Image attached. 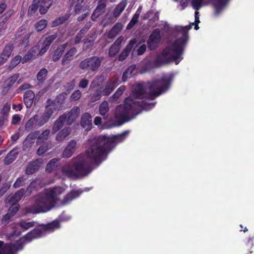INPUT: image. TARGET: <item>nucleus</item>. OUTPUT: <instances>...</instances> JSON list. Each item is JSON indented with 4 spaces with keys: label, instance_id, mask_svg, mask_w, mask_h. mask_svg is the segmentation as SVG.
I'll return each instance as SVG.
<instances>
[{
    "label": "nucleus",
    "instance_id": "603ef678",
    "mask_svg": "<svg viewBox=\"0 0 254 254\" xmlns=\"http://www.w3.org/2000/svg\"><path fill=\"white\" fill-rule=\"evenodd\" d=\"M25 180L23 177L18 178L13 185V187L15 189L18 188L23 185L24 181Z\"/></svg>",
    "mask_w": 254,
    "mask_h": 254
},
{
    "label": "nucleus",
    "instance_id": "5fc2aeb1",
    "mask_svg": "<svg viewBox=\"0 0 254 254\" xmlns=\"http://www.w3.org/2000/svg\"><path fill=\"white\" fill-rule=\"evenodd\" d=\"M11 206L8 209V212L11 214V215H14L16 212L18 211L19 209L18 205L17 204H11Z\"/></svg>",
    "mask_w": 254,
    "mask_h": 254
},
{
    "label": "nucleus",
    "instance_id": "f704fd0d",
    "mask_svg": "<svg viewBox=\"0 0 254 254\" xmlns=\"http://www.w3.org/2000/svg\"><path fill=\"white\" fill-rule=\"evenodd\" d=\"M48 24L47 20L42 19L37 22L35 24V29L38 32H40L45 28Z\"/></svg>",
    "mask_w": 254,
    "mask_h": 254
},
{
    "label": "nucleus",
    "instance_id": "49530a36",
    "mask_svg": "<svg viewBox=\"0 0 254 254\" xmlns=\"http://www.w3.org/2000/svg\"><path fill=\"white\" fill-rule=\"evenodd\" d=\"M81 97V92L79 90H76L72 93L70 96V99L72 101H77Z\"/></svg>",
    "mask_w": 254,
    "mask_h": 254
},
{
    "label": "nucleus",
    "instance_id": "a18cd8bd",
    "mask_svg": "<svg viewBox=\"0 0 254 254\" xmlns=\"http://www.w3.org/2000/svg\"><path fill=\"white\" fill-rule=\"evenodd\" d=\"M34 59L35 58V57H34L31 52H30L29 51L28 53L27 54H26L22 59V63L24 64Z\"/></svg>",
    "mask_w": 254,
    "mask_h": 254
},
{
    "label": "nucleus",
    "instance_id": "338daca9",
    "mask_svg": "<svg viewBox=\"0 0 254 254\" xmlns=\"http://www.w3.org/2000/svg\"><path fill=\"white\" fill-rule=\"evenodd\" d=\"M34 134L33 133H30L29 134L27 137L25 138L24 143L26 144L27 143L28 141L30 139H33L34 138Z\"/></svg>",
    "mask_w": 254,
    "mask_h": 254
},
{
    "label": "nucleus",
    "instance_id": "de8ad7c7",
    "mask_svg": "<svg viewBox=\"0 0 254 254\" xmlns=\"http://www.w3.org/2000/svg\"><path fill=\"white\" fill-rule=\"evenodd\" d=\"M89 83V81L87 79L82 78L79 81L78 87L80 88H85L88 86Z\"/></svg>",
    "mask_w": 254,
    "mask_h": 254
},
{
    "label": "nucleus",
    "instance_id": "39448f33",
    "mask_svg": "<svg viewBox=\"0 0 254 254\" xmlns=\"http://www.w3.org/2000/svg\"><path fill=\"white\" fill-rule=\"evenodd\" d=\"M198 23L194 22L186 26H175V29L178 32V38L173 42H170L162 53L156 57L154 62H148L144 67V71H148L154 66H159L172 62L176 64H178L183 59L185 47L189 39L188 32L193 25L194 29L198 30Z\"/></svg>",
    "mask_w": 254,
    "mask_h": 254
},
{
    "label": "nucleus",
    "instance_id": "423d86ee",
    "mask_svg": "<svg viewBox=\"0 0 254 254\" xmlns=\"http://www.w3.org/2000/svg\"><path fill=\"white\" fill-rule=\"evenodd\" d=\"M47 105L43 113L35 115L29 119L25 125V130L29 131L36 127H41L47 123L54 111L58 108L57 105L52 100L49 99Z\"/></svg>",
    "mask_w": 254,
    "mask_h": 254
},
{
    "label": "nucleus",
    "instance_id": "6ab92c4d",
    "mask_svg": "<svg viewBox=\"0 0 254 254\" xmlns=\"http://www.w3.org/2000/svg\"><path fill=\"white\" fill-rule=\"evenodd\" d=\"M11 105L9 103H5L0 112V126H2L7 120L10 110Z\"/></svg>",
    "mask_w": 254,
    "mask_h": 254
},
{
    "label": "nucleus",
    "instance_id": "9b49d317",
    "mask_svg": "<svg viewBox=\"0 0 254 254\" xmlns=\"http://www.w3.org/2000/svg\"><path fill=\"white\" fill-rule=\"evenodd\" d=\"M120 83V81L118 78L113 77L107 82L105 88L102 92L103 95L105 96L109 95Z\"/></svg>",
    "mask_w": 254,
    "mask_h": 254
},
{
    "label": "nucleus",
    "instance_id": "8fccbe9b",
    "mask_svg": "<svg viewBox=\"0 0 254 254\" xmlns=\"http://www.w3.org/2000/svg\"><path fill=\"white\" fill-rule=\"evenodd\" d=\"M29 35H28V34H26L23 37V39L22 40V41L21 43L20 44V47H21V48H25L29 45Z\"/></svg>",
    "mask_w": 254,
    "mask_h": 254
},
{
    "label": "nucleus",
    "instance_id": "dca6fc26",
    "mask_svg": "<svg viewBox=\"0 0 254 254\" xmlns=\"http://www.w3.org/2000/svg\"><path fill=\"white\" fill-rule=\"evenodd\" d=\"M81 126L85 129L89 130L92 126V117L88 113H85L82 115L80 122Z\"/></svg>",
    "mask_w": 254,
    "mask_h": 254
},
{
    "label": "nucleus",
    "instance_id": "0e129e2a",
    "mask_svg": "<svg viewBox=\"0 0 254 254\" xmlns=\"http://www.w3.org/2000/svg\"><path fill=\"white\" fill-rule=\"evenodd\" d=\"M74 86H75V81L74 80H73L71 82L68 83L67 84L66 88L68 90H71L73 89Z\"/></svg>",
    "mask_w": 254,
    "mask_h": 254
},
{
    "label": "nucleus",
    "instance_id": "412c9836",
    "mask_svg": "<svg viewBox=\"0 0 254 254\" xmlns=\"http://www.w3.org/2000/svg\"><path fill=\"white\" fill-rule=\"evenodd\" d=\"M24 102L27 108H29L31 107L33 99L35 98V94L31 90H28L25 92L24 94Z\"/></svg>",
    "mask_w": 254,
    "mask_h": 254
},
{
    "label": "nucleus",
    "instance_id": "7c9ffc66",
    "mask_svg": "<svg viewBox=\"0 0 254 254\" xmlns=\"http://www.w3.org/2000/svg\"><path fill=\"white\" fill-rule=\"evenodd\" d=\"M76 53V49L75 48H71L65 55L63 60L62 63L65 64L66 61H69L72 59V57Z\"/></svg>",
    "mask_w": 254,
    "mask_h": 254
},
{
    "label": "nucleus",
    "instance_id": "5701e85b",
    "mask_svg": "<svg viewBox=\"0 0 254 254\" xmlns=\"http://www.w3.org/2000/svg\"><path fill=\"white\" fill-rule=\"evenodd\" d=\"M66 117L65 115H62L55 122L52 128L53 133L57 132L63 126L64 123L66 121Z\"/></svg>",
    "mask_w": 254,
    "mask_h": 254
},
{
    "label": "nucleus",
    "instance_id": "0eeeda50",
    "mask_svg": "<svg viewBox=\"0 0 254 254\" xmlns=\"http://www.w3.org/2000/svg\"><path fill=\"white\" fill-rule=\"evenodd\" d=\"M228 0H192L191 5L196 10H199L202 7L212 4L215 12L219 14L226 7Z\"/></svg>",
    "mask_w": 254,
    "mask_h": 254
},
{
    "label": "nucleus",
    "instance_id": "cd10ccee",
    "mask_svg": "<svg viewBox=\"0 0 254 254\" xmlns=\"http://www.w3.org/2000/svg\"><path fill=\"white\" fill-rule=\"evenodd\" d=\"M127 4V0H122L114 10V16L118 17L123 11Z\"/></svg>",
    "mask_w": 254,
    "mask_h": 254
},
{
    "label": "nucleus",
    "instance_id": "c03bdc74",
    "mask_svg": "<svg viewBox=\"0 0 254 254\" xmlns=\"http://www.w3.org/2000/svg\"><path fill=\"white\" fill-rule=\"evenodd\" d=\"M39 8V6L37 5V3H35L34 0L33 1V4L30 5L29 7L28 13L29 15L33 14L37 9Z\"/></svg>",
    "mask_w": 254,
    "mask_h": 254
},
{
    "label": "nucleus",
    "instance_id": "c9c22d12",
    "mask_svg": "<svg viewBox=\"0 0 254 254\" xmlns=\"http://www.w3.org/2000/svg\"><path fill=\"white\" fill-rule=\"evenodd\" d=\"M52 148L50 144H43L38 149L37 153L38 155H43L46 151Z\"/></svg>",
    "mask_w": 254,
    "mask_h": 254
},
{
    "label": "nucleus",
    "instance_id": "f03ea898",
    "mask_svg": "<svg viewBox=\"0 0 254 254\" xmlns=\"http://www.w3.org/2000/svg\"><path fill=\"white\" fill-rule=\"evenodd\" d=\"M173 79V74L168 73L163 75L159 80L133 86L132 95L126 99L124 105L117 107V117L127 122L134 118L142 110L152 109L155 103L148 100H152L165 92L169 88Z\"/></svg>",
    "mask_w": 254,
    "mask_h": 254
},
{
    "label": "nucleus",
    "instance_id": "a878e982",
    "mask_svg": "<svg viewBox=\"0 0 254 254\" xmlns=\"http://www.w3.org/2000/svg\"><path fill=\"white\" fill-rule=\"evenodd\" d=\"M70 127H64L57 134L56 139L58 141H62L70 134Z\"/></svg>",
    "mask_w": 254,
    "mask_h": 254
},
{
    "label": "nucleus",
    "instance_id": "b1692460",
    "mask_svg": "<svg viewBox=\"0 0 254 254\" xmlns=\"http://www.w3.org/2000/svg\"><path fill=\"white\" fill-rule=\"evenodd\" d=\"M109 111V103L107 101H103L99 106V114L103 117L104 119H106L108 116Z\"/></svg>",
    "mask_w": 254,
    "mask_h": 254
},
{
    "label": "nucleus",
    "instance_id": "2eb2a0df",
    "mask_svg": "<svg viewBox=\"0 0 254 254\" xmlns=\"http://www.w3.org/2000/svg\"><path fill=\"white\" fill-rule=\"evenodd\" d=\"M34 1L39 6V11L42 14L46 13L53 3V0H34Z\"/></svg>",
    "mask_w": 254,
    "mask_h": 254
},
{
    "label": "nucleus",
    "instance_id": "79ce46f5",
    "mask_svg": "<svg viewBox=\"0 0 254 254\" xmlns=\"http://www.w3.org/2000/svg\"><path fill=\"white\" fill-rule=\"evenodd\" d=\"M18 77V73L14 74L10 77L7 80L8 87H10L17 80Z\"/></svg>",
    "mask_w": 254,
    "mask_h": 254
},
{
    "label": "nucleus",
    "instance_id": "6e6d98bb",
    "mask_svg": "<svg viewBox=\"0 0 254 254\" xmlns=\"http://www.w3.org/2000/svg\"><path fill=\"white\" fill-rule=\"evenodd\" d=\"M21 116L18 114L14 115L12 117L11 124L12 125H17L21 120Z\"/></svg>",
    "mask_w": 254,
    "mask_h": 254
},
{
    "label": "nucleus",
    "instance_id": "f257e3e1",
    "mask_svg": "<svg viewBox=\"0 0 254 254\" xmlns=\"http://www.w3.org/2000/svg\"><path fill=\"white\" fill-rule=\"evenodd\" d=\"M127 131L117 135H103L89 139L85 154L73 158L62 168L63 174L76 179L88 175L92 171L91 163H100L106 159L108 152L119 143L123 141Z\"/></svg>",
    "mask_w": 254,
    "mask_h": 254
},
{
    "label": "nucleus",
    "instance_id": "f8f14e48",
    "mask_svg": "<svg viewBox=\"0 0 254 254\" xmlns=\"http://www.w3.org/2000/svg\"><path fill=\"white\" fill-rule=\"evenodd\" d=\"M71 7L73 8L76 14H79L87 10L85 0H70Z\"/></svg>",
    "mask_w": 254,
    "mask_h": 254
},
{
    "label": "nucleus",
    "instance_id": "3c124183",
    "mask_svg": "<svg viewBox=\"0 0 254 254\" xmlns=\"http://www.w3.org/2000/svg\"><path fill=\"white\" fill-rule=\"evenodd\" d=\"M84 31H85V29H82L80 31L79 33L77 35V36L75 38V44H78L81 42L82 38L84 37V35L85 34Z\"/></svg>",
    "mask_w": 254,
    "mask_h": 254
},
{
    "label": "nucleus",
    "instance_id": "1a4fd4ad",
    "mask_svg": "<svg viewBox=\"0 0 254 254\" xmlns=\"http://www.w3.org/2000/svg\"><path fill=\"white\" fill-rule=\"evenodd\" d=\"M103 59L98 57L87 58L80 62L79 67L82 69L89 68L93 71H97L100 66Z\"/></svg>",
    "mask_w": 254,
    "mask_h": 254
},
{
    "label": "nucleus",
    "instance_id": "9d476101",
    "mask_svg": "<svg viewBox=\"0 0 254 254\" xmlns=\"http://www.w3.org/2000/svg\"><path fill=\"white\" fill-rule=\"evenodd\" d=\"M161 39L160 31L156 29L153 31L147 41L148 48L150 50H154L156 48L160 42Z\"/></svg>",
    "mask_w": 254,
    "mask_h": 254
},
{
    "label": "nucleus",
    "instance_id": "bb28decb",
    "mask_svg": "<svg viewBox=\"0 0 254 254\" xmlns=\"http://www.w3.org/2000/svg\"><path fill=\"white\" fill-rule=\"evenodd\" d=\"M123 25L121 23H116L108 33L109 38H114L121 31L123 28Z\"/></svg>",
    "mask_w": 254,
    "mask_h": 254
},
{
    "label": "nucleus",
    "instance_id": "aec40b11",
    "mask_svg": "<svg viewBox=\"0 0 254 254\" xmlns=\"http://www.w3.org/2000/svg\"><path fill=\"white\" fill-rule=\"evenodd\" d=\"M136 43L135 39L131 40L129 43L127 45L125 49L122 52L119 56V59L120 61L124 60L128 55L134 45Z\"/></svg>",
    "mask_w": 254,
    "mask_h": 254
},
{
    "label": "nucleus",
    "instance_id": "a19ab883",
    "mask_svg": "<svg viewBox=\"0 0 254 254\" xmlns=\"http://www.w3.org/2000/svg\"><path fill=\"white\" fill-rule=\"evenodd\" d=\"M120 47L118 46L112 45L109 49V55L110 57H114L119 51Z\"/></svg>",
    "mask_w": 254,
    "mask_h": 254
},
{
    "label": "nucleus",
    "instance_id": "37998d69",
    "mask_svg": "<svg viewBox=\"0 0 254 254\" xmlns=\"http://www.w3.org/2000/svg\"><path fill=\"white\" fill-rule=\"evenodd\" d=\"M22 62V59L21 56H15L11 61L10 62V67L12 68H13L15 67L18 64L20 63V62Z\"/></svg>",
    "mask_w": 254,
    "mask_h": 254
},
{
    "label": "nucleus",
    "instance_id": "4c0bfd02",
    "mask_svg": "<svg viewBox=\"0 0 254 254\" xmlns=\"http://www.w3.org/2000/svg\"><path fill=\"white\" fill-rule=\"evenodd\" d=\"M68 18V16H62L55 19L52 23V27H56L58 25L63 24L64 22L67 20Z\"/></svg>",
    "mask_w": 254,
    "mask_h": 254
},
{
    "label": "nucleus",
    "instance_id": "ea45409f",
    "mask_svg": "<svg viewBox=\"0 0 254 254\" xmlns=\"http://www.w3.org/2000/svg\"><path fill=\"white\" fill-rule=\"evenodd\" d=\"M126 87L125 86H121L116 91L114 94L111 97V99H118L125 90Z\"/></svg>",
    "mask_w": 254,
    "mask_h": 254
},
{
    "label": "nucleus",
    "instance_id": "20e7f679",
    "mask_svg": "<svg viewBox=\"0 0 254 254\" xmlns=\"http://www.w3.org/2000/svg\"><path fill=\"white\" fill-rule=\"evenodd\" d=\"M65 189L56 186L44 190V192L33 197L34 203L27 207V211L31 213H45L50 211L56 205H65L78 197L82 191L79 189L71 190L61 199V195L64 193Z\"/></svg>",
    "mask_w": 254,
    "mask_h": 254
},
{
    "label": "nucleus",
    "instance_id": "680f3d73",
    "mask_svg": "<svg viewBox=\"0 0 254 254\" xmlns=\"http://www.w3.org/2000/svg\"><path fill=\"white\" fill-rule=\"evenodd\" d=\"M123 37H120L119 38H118L116 40V41L114 43V44L113 45H115V46H118V47H119L120 48V45L122 42V41H123Z\"/></svg>",
    "mask_w": 254,
    "mask_h": 254
},
{
    "label": "nucleus",
    "instance_id": "bf43d9fd",
    "mask_svg": "<svg viewBox=\"0 0 254 254\" xmlns=\"http://www.w3.org/2000/svg\"><path fill=\"white\" fill-rule=\"evenodd\" d=\"M13 216V215H11L10 213L8 212L2 218V223H6L8 222V220L10 219V218Z\"/></svg>",
    "mask_w": 254,
    "mask_h": 254
},
{
    "label": "nucleus",
    "instance_id": "e433bc0d",
    "mask_svg": "<svg viewBox=\"0 0 254 254\" xmlns=\"http://www.w3.org/2000/svg\"><path fill=\"white\" fill-rule=\"evenodd\" d=\"M104 77L102 76H99L96 77L92 81L90 87L94 88L97 86H100L103 81Z\"/></svg>",
    "mask_w": 254,
    "mask_h": 254
},
{
    "label": "nucleus",
    "instance_id": "6e6552de",
    "mask_svg": "<svg viewBox=\"0 0 254 254\" xmlns=\"http://www.w3.org/2000/svg\"><path fill=\"white\" fill-rule=\"evenodd\" d=\"M57 37V34H54L43 38L38 43L33 47L30 51L34 57L36 58L38 56H41L48 50L50 45Z\"/></svg>",
    "mask_w": 254,
    "mask_h": 254
},
{
    "label": "nucleus",
    "instance_id": "58836bf2",
    "mask_svg": "<svg viewBox=\"0 0 254 254\" xmlns=\"http://www.w3.org/2000/svg\"><path fill=\"white\" fill-rule=\"evenodd\" d=\"M140 12L138 11V10L136 11V12L134 14L133 17L132 18L131 20L129 22V23L128 24L127 28V29H130L132 28L135 24L137 22L139 16Z\"/></svg>",
    "mask_w": 254,
    "mask_h": 254
},
{
    "label": "nucleus",
    "instance_id": "393cba45",
    "mask_svg": "<svg viewBox=\"0 0 254 254\" xmlns=\"http://www.w3.org/2000/svg\"><path fill=\"white\" fill-rule=\"evenodd\" d=\"M12 47L11 45H7L5 47L2 53L0 56V63H4L11 54Z\"/></svg>",
    "mask_w": 254,
    "mask_h": 254
},
{
    "label": "nucleus",
    "instance_id": "052dcab7",
    "mask_svg": "<svg viewBox=\"0 0 254 254\" xmlns=\"http://www.w3.org/2000/svg\"><path fill=\"white\" fill-rule=\"evenodd\" d=\"M106 6V5L104 2H101L96 7L97 11L100 9V10H101L104 12Z\"/></svg>",
    "mask_w": 254,
    "mask_h": 254
},
{
    "label": "nucleus",
    "instance_id": "4d7b16f0",
    "mask_svg": "<svg viewBox=\"0 0 254 254\" xmlns=\"http://www.w3.org/2000/svg\"><path fill=\"white\" fill-rule=\"evenodd\" d=\"M10 185L5 184H4L2 187L0 189V197H1L9 189Z\"/></svg>",
    "mask_w": 254,
    "mask_h": 254
},
{
    "label": "nucleus",
    "instance_id": "774afa93",
    "mask_svg": "<svg viewBox=\"0 0 254 254\" xmlns=\"http://www.w3.org/2000/svg\"><path fill=\"white\" fill-rule=\"evenodd\" d=\"M19 137V133L17 132L11 136V139L13 141H16Z\"/></svg>",
    "mask_w": 254,
    "mask_h": 254
},
{
    "label": "nucleus",
    "instance_id": "ddd939ff",
    "mask_svg": "<svg viewBox=\"0 0 254 254\" xmlns=\"http://www.w3.org/2000/svg\"><path fill=\"white\" fill-rule=\"evenodd\" d=\"M43 163L44 161L42 158L37 159L36 160L31 162L26 168L25 171L26 174L28 175L33 174L40 168Z\"/></svg>",
    "mask_w": 254,
    "mask_h": 254
},
{
    "label": "nucleus",
    "instance_id": "13d9d810",
    "mask_svg": "<svg viewBox=\"0 0 254 254\" xmlns=\"http://www.w3.org/2000/svg\"><path fill=\"white\" fill-rule=\"evenodd\" d=\"M146 47L145 45L143 44L142 45H141L136 50L137 54L138 55H142L146 51Z\"/></svg>",
    "mask_w": 254,
    "mask_h": 254
},
{
    "label": "nucleus",
    "instance_id": "7ed1b4c3",
    "mask_svg": "<svg viewBox=\"0 0 254 254\" xmlns=\"http://www.w3.org/2000/svg\"><path fill=\"white\" fill-rule=\"evenodd\" d=\"M34 226V222L24 220L15 224L13 227L12 234L8 237V239L11 241L10 244H4L2 241H0V254H15L18 251L22 249L24 243L29 242L33 239L41 237L46 233L53 232L60 227L59 221L54 220L46 225L35 228L24 237L16 239L22 232Z\"/></svg>",
    "mask_w": 254,
    "mask_h": 254
},
{
    "label": "nucleus",
    "instance_id": "f3484780",
    "mask_svg": "<svg viewBox=\"0 0 254 254\" xmlns=\"http://www.w3.org/2000/svg\"><path fill=\"white\" fill-rule=\"evenodd\" d=\"M76 141L75 140H70L68 143L63 153L64 158L70 157L76 149Z\"/></svg>",
    "mask_w": 254,
    "mask_h": 254
},
{
    "label": "nucleus",
    "instance_id": "69168bd1",
    "mask_svg": "<svg viewBox=\"0 0 254 254\" xmlns=\"http://www.w3.org/2000/svg\"><path fill=\"white\" fill-rule=\"evenodd\" d=\"M12 108L16 111H20L22 109V105L21 104H18L17 105L14 104L12 106Z\"/></svg>",
    "mask_w": 254,
    "mask_h": 254
},
{
    "label": "nucleus",
    "instance_id": "864d4df0",
    "mask_svg": "<svg viewBox=\"0 0 254 254\" xmlns=\"http://www.w3.org/2000/svg\"><path fill=\"white\" fill-rule=\"evenodd\" d=\"M50 131L49 129H46L44 130L39 136L38 141H40L42 139L44 140L47 139L50 134Z\"/></svg>",
    "mask_w": 254,
    "mask_h": 254
},
{
    "label": "nucleus",
    "instance_id": "a211bd4d",
    "mask_svg": "<svg viewBox=\"0 0 254 254\" xmlns=\"http://www.w3.org/2000/svg\"><path fill=\"white\" fill-rule=\"evenodd\" d=\"M25 193V190L21 189L12 195H9L6 199V202L9 203L10 204H16L23 196Z\"/></svg>",
    "mask_w": 254,
    "mask_h": 254
},
{
    "label": "nucleus",
    "instance_id": "e2e57ef3",
    "mask_svg": "<svg viewBox=\"0 0 254 254\" xmlns=\"http://www.w3.org/2000/svg\"><path fill=\"white\" fill-rule=\"evenodd\" d=\"M94 124L96 126H99L101 125L102 123V119L100 117H95L94 121Z\"/></svg>",
    "mask_w": 254,
    "mask_h": 254
},
{
    "label": "nucleus",
    "instance_id": "473e14b6",
    "mask_svg": "<svg viewBox=\"0 0 254 254\" xmlns=\"http://www.w3.org/2000/svg\"><path fill=\"white\" fill-rule=\"evenodd\" d=\"M135 65H131L125 71L122 77L124 81H126L128 78L131 76L133 71L135 69Z\"/></svg>",
    "mask_w": 254,
    "mask_h": 254
},
{
    "label": "nucleus",
    "instance_id": "c756f323",
    "mask_svg": "<svg viewBox=\"0 0 254 254\" xmlns=\"http://www.w3.org/2000/svg\"><path fill=\"white\" fill-rule=\"evenodd\" d=\"M47 73L48 70L46 68H43L40 69L37 75L39 83L42 84L44 82L47 77Z\"/></svg>",
    "mask_w": 254,
    "mask_h": 254
},
{
    "label": "nucleus",
    "instance_id": "72a5a7b5",
    "mask_svg": "<svg viewBox=\"0 0 254 254\" xmlns=\"http://www.w3.org/2000/svg\"><path fill=\"white\" fill-rule=\"evenodd\" d=\"M60 160L58 158H54L52 159L47 165L46 171L47 172H52L57 166L56 164Z\"/></svg>",
    "mask_w": 254,
    "mask_h": 254
},
{
    "label": "nucleus",
    "instance_id": "4468645a",
    "mask_svg": "<svg viewBox=\"0 0 254 254\" xmlns=\"http://www.w3.org/2000/svg\"><path fill=\"white\" fill-rule=\"evenodd\" d=\"M80 108L78 107H74L67 114H64L66 117V121L68 124H71L78 117L80 114Z\"/></svg>",
    "mask_w": 254,
    "mask_h": 254
},
{
    "label": "nucleus",
    "instance_id": "09e8293b",
    "mask_svg": "<svg viewBox=\"0 0 254 254\" xmlns=\"http://www.w3.org/2000/svg\"><path fill=\"white\" fill-rule=\"evenodd\" d=\"M101 97V93L100 91H97L96 93L91 95L90 101L91 102H96L100 99Z\"/></svg>",
    "mask_w": 254,
    "mask_h": 254
},
{
    "label": "nucleus",
    "instance_id": "c85d7f7f",
    "mask_svg": "<svg viewBox=\"0 0 254 254\" xmlns=\"http://www.w3.org/2000/svg\"><path fill=\"white\" fill-rule=\"evenodd\" d=\"M41 181L40 179H36L32 182L26 190V191L28 192V194H30L32 192L33 189H38L41 188L42 186L41 185Z\"/></svg>",
    "mask_w": 254,
    "mask_h": 254
},
{
    "label": "nucleus",
    "instance_id": "4be33fe9",
    "mask_svg": "<svg viewBox=\"0 0 254 254\" xmlns=\"http://www.w3.org/2000/svg\"><path fill=\"white\" fill-rule=\"evenodd\" d=\"M18 152V148H15L12 149L4 158V163L6 165H8L11 163L16 158Z\"/></svg>",
    "mask_w": 254,
    "mask_h": 254
},
{
    "label": "nucleus",
    "instance_id": "2f4dec72",
    "mask_svg": "<svg viewBox=\"0 0 254 254\" xmlns=\"http://www.w3.org/2000/svg\"><path fill=\"white\" fill-rule=\"evenodd\" d=\"M67 44H64L61 46H60L56 50L55 52V54L53 56V60L55 61H57L59 60L60 58L63 54V53L64 50L65 49Z\"/></svg>",
    "mask_w": 254,
    "mask_h": 254
}]
</instances>
